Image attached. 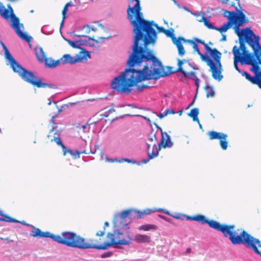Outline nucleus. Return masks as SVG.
I'll return each mask as SVG.
<instances>
[{
	"instance_id": "f257e3e1",
	"label": "nucleus",
	"mask_w": 261,
	"mask_h": 261,
	"mask_svg": "<svg viewBox=\"0 0 261 261\" xmlns=\"http://www.w3.org/2000/svg\"><path fill=\"white\" fill-rule=\"evenodd\" d=\"M145 21L147 22V26L137 22V29L135 25L132 24L135 36L132 47L133 51L127 61L129 68L114 79L111 84L112 88L120 93L129 94L134 86H136L139 91H142L151 86L139 85L140 83L151 79L157 80L169 74L163 71L161 62L154 55L153 51L146 48L156 40V33L153 27H155L159 32L164 33L165 29L159 27L153 21Z\"/></svg>"
},
{
	"instance_id": "f03ea898",
	"label": "nucleus",
	"mask_w": 261,
	"mask_h": 261,
	"mask_svg": "<svg viewBox=\"0 0 261 261\" xmlns=\"http://www.w3.org/2000/svg\"><path fill=\"white\" fill-rule=\"evenodd\" d=\"M186 42L192 45L193 48L200 56L202 61L210 67L209 71L212 77L220 81L222 78V66L221 63V53L216 48H212L203 40L194 38L193 40H186Z\"/></svg>"
},
{
	"instance_id": "7ed1b4c3",
	"label": "nucleus",
	"mask_w": 261,
	"mask_h": 261,
	"mask_svg": "<svg viewBox=\"0 0 261 261\" xmlns=\"http://www.w3.org/2000/svg\"><path fill=\"white\" fill-rule=\"evenodd\" d=\"M233 23V29L235 33L238 36L240 42V47L234 46L232 49L233 55L234 51L238 53V55L242 56L245 59H248L249 56H252L254 54L249 53L246 47L245 42H247L252 48V44H254V32L249 28H246L240 31V27L249 22V19L246 17L243 10L239 11V16Z\"/></svg>"
},
{
	"instance_id": "20e7f679",
	"label": "nucleus",
	"mask_w": 261,
	"mask_h": 261,
	"mask_svg": "<svg viewBox=\"0 0 261 261\" xmlns=\"http://www.w3.org/2000/svg\"><path fill=\"white\" fill-rule=\"evenodd\" d=\"M6 58L9 60L11 67L14 72L17 73L21 78L25 82L29 83L34 87L43 88H57L56 85L43 83L41 79L35 75L32 72L22 67L12 57L9 50L5 53Z\"/></svg>"
},
{
	"instance_id": "39448f33",
	"label": "nucleus",
	"mask_w": 261,
	"mask_h": 261,
	"mask_svg": "<svg viewBox=\"0 0 261 261\" xmlns=\"http://www.w3.org/2000/svg\"><path fill=\"white\" fill-rule=\"evenodd\" d=\"M229 240L233 245L241 244L245 245L261 256L260 241L258 239L251 236L245 230L241 229L234 230L232 234L229 237Z\"/></svg>"
},
{
	"instance_id": "423d86ee",
	"label": "nucleus",
	"mask_w": 261,
	"mask_h": 261,
	"mask_svg": "<svg viewBox=\"0 0 261 261\" xmlns=\"http://www.w3.org/2000/svg\"><path fill=\"white\" fill-rule=\"evenodd\" d=\"M107 241L103 244H98L96 238L86 240L85 238L71 232L70 247L81 249H95L97 250H106L108 249Z\"/></svg>"
},
{
	"instance_id": "0eeeda50",
	"label": "nucleus",
	"mask_w": 261,
	"mask_h": 261,
	"mask_svg": "<svg viewBox=\"0 0 261 261\" xmlns=\"http://www.w3.org/2000/svg\"><path fill=\"white\" fill-rule=\"evenodd\" d=\"M187 219L190 220L196 221L201 224L207 223L210 227L222 232L225 237L228 236L229 237L232 235L235 228L234 225L221 224L215 220H209L204 215L200 214L189 216Z\"/></svg>"
},
{
	"instance_id": "6e6552de",
	"label": "nucleus",
	"mask_w": 261,
	"mask_h": 261,
	"mask_svg": "<svg viewBox=\"0 0 261 261\" xmlns=\"http://www.w3.org/2000/svg\"><path fill=\"white\" fill-rule=\"evenodd\" d=\"M237 12L234 11H225L224 12V15L226 17L228 21L224 23L222 26L220 28L216 27L212 25L210 20L204 16L203 14L200 19L198 20L199 22H203L204 24L209 29L219 31L221 34L225 33L230 29L234 23V21L236 20L237 16H239V11L241 10H239L237 7L236 8Z\"/></svg>"
},
{
	"instance_id": "1a4fd4ad",
	"label": "nucleus",
	"mask_w": 261,
	"mask_h": 261,
	"mask_svg": "<svg viewBox=\"0 0 261 261\" xmlns=\"http://www.w3.org/2000/svg\"><path fill=\"white\" fill-rule=\"evenodd\" d=\"M71 234V231H64L59 235H55L48 231L43 232L39 228L35 227L31 233V235L34 237L50 238L53 241L67 247L70 246Z\"/></svg>"
},
{
	"instance_id": "9d476101",
	"label": "nucleus",
	"mask_w": 261,
	"mask_h": 261,
	"mask_svg": "<svg viewBox=\"0 0 261 261\" xmlns=\"http://www.w3.org/2000/svg\"><path fill=\"white\" fill-rule=\"evenodd\" d=\"M2 16L6 19H11V27L15 30L17 35L22 40L29 43L32 40V37L21 31V28H23L22 23H20L19 19L15 16L13 12H10L7 9H5L1 12Z\"/></svg>"
},
{
	"instance_id": "9b49d317",
	"label": "nucleus",
	"mask_w": 261,
	"mask_h": 261,
	"mask_svg": "<svg viewBox=\"0 0 261 261\" xmlns=\"http://www.w3.org/2000/svg\"><path fill=\"white\" fill-rule=\"evenodd\" d=\"M106 237L109 244L108 248L112 245H129L133 241L129 235H124L119 229L115 230L112 232H108Z\"/></svg>"
},
{
	"instance_id": "f8f14e48",
	"label": "nucleus",
	"mask_w": 261,
	"mask_h": 261,
	"mask_svg": "<svg viewBox=\"0 0 261 261\" xmlns=\"http://www.w3.org/2000/svg\"><path fill=\"white\" fill-rule=\"evenodd\" d=\"M88 57H89V52L82 49L74 57H71L69 54H65L59 59V61H60V64H73L75 63L82 62L84 60H86Z\"/></svg>"
},
{
	"instance_id": "ddd939ff",
	"label": "nucleus",
	"mask_w": 261,
	"mask_h": 261,
	"mask_svg": "<svg viewBox=\"0 0 261 261\" xmlns=\"http://www.w3.org/2000/svg\"><path fill=\"white\" fill-rule=\"evenodd\" d=\"M173 30H165L164 34L167 36L171 38L173 43L176 46L178 50V55L182 57L186 53L184 47L182 44L181 41L186 42V40L182 37H178L177 39L174 36Z\"/></svg>"
},
{
	"instance_id": "4468645a",
	"label": "nucleus",
	"mask_w": 261,
	"mask_h": 261,
	"mask_svg": "<svg viewBox=\"0 0 261 261\" xmlns=\"http://www.w3.org/2000/svg\"><path fill=\"white\" fill-rule=\"evenodd\" d=\"M177 61L178 67L175 71H171L170 73L181 72L184 74L185 77L193 80H194L195 79L197 78L196 75V73L195 72H188L187 71L186 67H185V68L183 67L182 65L187 64H188V66H191V64H190L188 60H186L185 59L180 60L179 59H177Z\"/></svg>"
},
{
	"instance_id": "2eb2a0df",
	"label": "nucleus",
	"mask_w": 261,
	"mask_h": 261,
	"mask_svg": "<svg viewBox=\"0 0 261 261\" xmlns=\"http://www.w3.org/2000/svg\"><path fill=\"white\" fill-rule=\"evenodd\" d=\"M156 141V138L155 135L154 134H150L149 135L148 138L147 140V153L149 155V159L147 160H144L143 161L144 163H147L149 160L152 159L158 156V151H156V152H154L153 151L154 147H155L156 148V145L155 144Z\"/></svg>"
},
{
	"instance_id": "dca6fc26",
	"label": "nucleus",
	"mask_w": 261,
	"mask_h": 261,
	"mask_svg": "<svg viewBox=\"0 0 261 261\" xmlns=\"http://www.w3.org/2000/svg\"><path fill=\"white\" fill-rule=\"evenodd\" d=\"M208 136L210 140H219L220 147L223 150H226L227 148L228 141L227 138L228 135L226 134L212 130L208 133Z\"/></svg>"
},
{
	"instance_id": "f3484780",
	"label": "nucleus",
	"mask_w": 261,
	"mask_h": 261,
	"mask_svg": "<svg viewBox=\"0 0 261 261\" xmlns=\"http://www.w3.org/2000/svg\"><path fill=\"white\" fill-rule=\"evenodd\" d=\"M65 40L68 43V44H69L73 48H80V46L82 45L86 46H93L94 45V43H91V41H96V42H98L97 40L95 39L94 36L92 37L86 36V38L84 40L80 39V40L76 41H72L68 39H65Z\"/></svg>"
},
{
	"instance_id": "a211bd4d",
	"label": "nucleus",
	"mask_w": 261,
	"mask_h": 261,
	"mask_svg": "<svg viewBox=\"0 0 261 261\" xmlns=\"http://www.w3.org/2000/svg\"><path fill=\"white\" fill-rule=\"evenodd\" d=\"M173 145V143L171 141L170 136L166 132L162 131V139L160 143L159 144L158 148V152L160 150L161 147L170 148Z\"/></svg>"
},
{
	"instance_id": "6ab92c4d",
	"label": "nucleus",
	"mask_w": 261,
	"mask_h": 261,
	"mask_svg": "<svg viewBox=\"0 0 261 261\" xmlns=\"http://www.w3.org/2000/svg\"><path fill=\"white\" fill-rule=\"evenodd\" d=\"M252 49L254 55L256 57V60L259 61L261 64V46L259 44V37L258 36H254V44H252Z\"/></svg>"
},
{
	"instance_id": "aec40b11",
	"label": "nucleus",
	"mask_w": 261,
	"mask_h": 261,
	"mask_svg": "<svg viewBox=\"0 0 261 261\" xmlns=\"http://www.w3.org/2000/svg\"><path fill=\"white\" fill-rule=\"evenodd\" d=\"M254 55L252 56H249L248 59H246V62L244 61V63L247 65H251L252 66V68L250 69V70L253 72L255 73V75L257 74L261 69L259 65L260 64L259 63V61L257 60V62L254 58Z\"/></svg>"
},
{
	"instance_id": "412c9836",
	"label": "nucleus",
	"mask_w": 261,
	"mask_h": 261,
	"mask_svg": "<svg viewBox=\"0 0 261 261\" xmlns=\"http://www.w3.org/2000/svg\"><path fill=\"white\" fill-rule=\"evenodd\" d=\"M260 65H261V64ZM242 76L245 77L247 80L249 81L252 84H261V70L259 72L256 74V75L254 76H251V75L246 71H244L242 73Z\"/></svg>"
},
{
	"instance_id": "4be33fe9",
	"label": "nucleus",
	"mask_w": 261,
	"mask_h": 261,
	"mask_svg": "<svg viewBox=\"0 0 261 261\" xmlns=\"http://www.w3.org/2000/svg\"><path fill=\"white\" fill-rule=\"evenodd\" d=\"M54 138H51V142H55L57 143V145L60 146L62 148V151L63 153V155H65L67 153H68V149H67L66 147L62 143L61 138L60 137V134L58 131L55 132L54 134Z\"/></svg>"
},
{
	"instance_id": "5701e85b",
	"label": "nucleus",
	"mask_w": 261,
	"mask_h": 261,
	"mask_svg": "<svg viewBox=\"0 0 261 261\" xmlns=\"http://www.w3.org/2000/svg\"><path fill=\"white\" fill-rule=\"evenodd\" d=\"M132 210L127 209L122 211L119 216H116L114 220V223L115 225H118L119 221L122 223L123 220L128 216Z\"/></svg>"
},
{
	"instance_id": "b1692460",
	"label": "nucleus",
	"mask_w": 261,
	"mask_h": 261,
	"mask_svg": "<svg viewBox=\"0 0 261 261\" xmlns=\"http://www.w3.org/2000/svg\"><path fill=\"white\" fill-rule=\"evenodd\" d=\"M233 59H234V67L235 68V69H236V70H237L239 73H240L241 74V75H242V73L244 71H241L238 66V64H237V62H240L242 64H245V63H244V61L246 62V59L243 58V57H242V56H238V53L236 51H234V55H233Z\"/></svg>"
},
{
	"instance_id": "393cba45",
	"label": "nucleus",
	"mask_w": 261,
	"mask_h": 261,
	"mask_svg": "<svg viewBox=\"0 0 261 261\" xmlns=\"http://www.w3.org/2000/svg\"><path fill=\"white\" fill-rule=\"evenodd\" d=\"M134 240L138 243H149L151 238L146 234H137L134 237Z\"/></svg>"
},
{
	"instance_id": "a878e982",
	"label": "nucleus",
	"mask_w": 261,
	"mask_h": 261,
	"mask_svg": "<svg viewBox=\"0 0 261 261\" xmlns=\"http://www.w3.org/2000/svg\"><path fill=\"white\" fill-rule=\"evenodd\" d=\"M137 219L143 218L145 216L154 212L152 209L146 208L143 211H135Z\"/></svg>"
},
{
	"instance_id": "bb28decb",
	"label": "nucleus",
	"mask_w": 261,
	"mask_h": 261,
	"mask_svg": "<svg viewBox=\"0 0 261 261\" xmlns=\"http://www.w3.org/2000/svg\"><path fill=\"white\" fill-rule=\"evenodd\" d=\"M36 55L37 59L41 62H43L46 58L45 54L41 47L39 48L38 50H36Z\"/></svg>"
},
{
	"instance_id": "cd10ccee",
	"label": "nucleus",
	"mask_w": 261,
	"mask_h": 261,
	"mask_svg": "<svg viewBox=\"0 0 261 261\" xmlns=\"http://www.w3.org/2000/svg\"><path fill=\"white\" fill-rule=\"evenodd\" d=\"M198 114L199 109L198 108H193L191 110L190 113L188 114V116L192 118L194 121H196L199 123V120L198 118Z\"/></svg>"
},
{
	"instance_id": "c85d7f7f",
	"label": "nucleus",
	"mask_w": 261,
	"mask_h": 261,
	"mask_svg": "<svg viewBox=\"0 0 261 261\" xmlns=\"http://www.w3.org/2000/svg\"><path fill=\"white\" fill-rule=\"evenodd\" d=\"M44 61H45V64L47 67L51 68L55 67L56 66L60 64L59 60L55 61L54 60H52L51 59L46 58L45 60Z\"/></svg>"
},
{
	"instance_id": "c756f323",
	"label": "nucleus",
	"mask_w": 261,
	"mask_h": 261,
	"mask_svg": "<svg viewBox=\"0 0 261 261\" xmlns=\"http://www.w3.org/2000/svg\"><path fill=\"white\" fill-rule=\"evenodd\" d=\"M158 227L154 224H147L140 226L138 229L140 230L149 231L150 230H156Z\"/></svg>"
},
{
	"instance_id": "7c9ffc66",
	"label": "nucleus",
	"mask_w": 261,
	"mask_h": 261,
	"mask_svg": "<svg viewBox=\"0 0 261 261\" xmlns=\"http://www.w3.org/2000/svg\"><path fill=\"white\" fill-rule=\"evenodd\" d=\"M204 89L205 90L206 93V95L207 98L214 96L215 93L212 86L207 85L205 87Z\"/></svg>"
},
{
	"instance_id": "2f4dec72",
	"label": "nucleus",
	"mask_w": 261,
	"mask_h": 261,
	"mask_svg": "<svg viewBox=\"0 0 261 261\" xmlns=\"http://www.w3.org/2000/svg\"><path fill=\"white\" fill-rule=\"evenodd\" d=\"M106 233L105 230H99L96 233V239L97 241L98 244H103L102 238Z\"/></svg>"
},
{
	"instance_id": "473e14b6",
	"label": "nucleus",
	"mask_w": 261,
	"mask_h": 261,
	"mask_svg": "<svg viewBox=\"0 0 261 261\" xmlns=\"http://www.w3.org/2000/svg\"><path fill=\"white\" fill-rule=\"evenodd\" d=\"M68 153H70L74 159L80 158L81 153H87L85 150L80 152L78 150H72L71 149H68Z\"/></svg>"
},
{
	"instance_id": "72a5a7b5",
	"label": "nucleus",
	"mask_w": 261,
	"mask_h": 261,
	"mask_svg": "<svg viewBox=\"0 0 261 261\" xmlns=\"http://www.w3.org/2000/svg\"><path fill=\"white\" fill-rule=\"evenodd\" d=\"M0 215L2 216V218H3L4 220L7 219V220H2V221L5 222H16V223H20V221L18 220H17L8 215L6 214H4L2 213L1 211L0 210Z\"/></svg>"
},
{
	"instance_id": "f704fd0d",
	"label": "nucleus",
	"mask_w": 261,
	"mask_h": 261,
	"mask_svg": "<svg viewBox=\"0 0 261 261\" xmlns=\"http://www.w3.org/2000/svg\"><path fill=\"white\" fill-rule=\"evenodd\" d=\"M97 115H94L92 118H90L88 122V125H91L93 123H96L100 119V118L97 117Z\"/></svg>"
},
{
	"instance_id": "c9c22d12",
	"label": "nucleus",
	"mask_w": 261,
	"mask_h": 261,
	"mask_svg": "<svg viewBox=\"0 0 261 261\" xmlns=\"http://www.w3.org/2000/svg\"><path fill=\"white\" fill-rule=\"evenodd\" d=\"M56 128V126H51V128L49 131V134L47 135V138L50 139V141H51V138H54V134L55 132H54L55 129Z\"/></svg>"
},
{
	"instance_id": "e433bc0d",
	"label": "nucleus",
	"mask_w": 261,
	"mask_h": 261,
	"mask_svg": "<svg viewBox=\"0 0 261 261\" xmlns=\"http://www.w3.org/2000/svg\"><path fill=\"white\" fill-rule=\"evenodd\" d=\"M67 6H65L63 8V9L62 10V20L61 23V26H62L64 23V21L65 18H66V14L67 11Z\"/></svg>"
},
{
	"instance_id": "4c0bfd02",
	"label": "nucleus",
	"mask_w": 261,
	"mask_h": 261,
	"mask_svg": "<svg viewBox=\"0 0 261 261\" xmlns=\"http://www.w3.org/2000/svg\"><path fill=\"white\" fill-rule=\"evenodd\" d=\"M84 29H86V32L87 33H89L91 31L96 32L97 31V29L94 27H90L89 25H87V27H85Z\"/></svg>"
},
{
	"instance_id": "58836bf2",
	"label": "nucleus",
	"mask_w": 261,
	"mask_h": 261,
	"mask_svg": "<svg viewBox=\"0 0 261 261\" xmlns=\"http://www.w3.org/2000/svg\"><path fill=\"white\" fill-rule=\"evenodd\" d=\"M106 161L109 163H114V162H119L120 163L121 161L118 160L117 159H109V158H106Z\"/></svg>"
},
{
	"instance_id": "ea45409f",
	"label": "nucleus",
	"mask_w": 261,
	"mask_h": 261,
	"mask_svg": "<svg viewBox=\"0 0 261 261\" xmlns=\"http://www.w3.org/2000/svg\"><path fill=\"white\" fill-rule=\"evenodd\" d=\"M165 111L167 113L168 115H170V114H175V112L174 111V110L172 109H168L166 110Z\"/></svg>"
},
{
	"instance_id": "a19ab883",
	"label": "nucleus",
	"mask_w": 261,
	"mask_h": 261,
	"mask_svg": "<svg viewBox=\"0 0 261 261\" xmlns=\"http://www.w3.org/2000/svg\"><path fill=\"white\" fill-rule=\"evenodd\" d=\"M168 115H167V113H166V112L165 111L164 112H163V113H161L159 116V117L160 118V119H162L164 117H165L166 116H167Z\"/></svg>"
},
{
	"instance_id": "79ce46f5",
	"label": "nucleus",
	"mask_w": 261,
	"mask_h": 261,
	"mask_svg": "<svg viewBox=\"0 0 261 261\" xmlns=\"http://www.w3.org/2000/svg\"><path fill=\"white\" fill-rule=\"evenodd\" d=\"M194 81H195V85L197 86V89H196V91H197H197H198V89L199 87V82H200V81H199V80L198 78L195 79Z\"/></svg>"
},
{
	"instance_id": "37998d69",
	"label": "nucleus",
	"mask_w": 261,
	"mask_h": 261,
	"mask_svg": "<svg viewBox=\"0 0 261 261\" xmlns=\"http://www.w3.org/2000/svg\"><path fill=\"white\" fill-rule=\"evenodd\" d=\"M55 117H56V116L52 117L51 120H50V123H53L52 126H56V128H57V123H56L55 122Z\"/></svg>"
},
{
	"instance_id": "c03bdc74",
	"label": "nucleus",
	"mask_w": 261,
	"mask_h": 261,
	"mask_svg": "<svg viewBox=\"0 0 261 261\" xmlns=\"http://www.w3.org/2000/svg\"><path fill=\"white\" fill-rule=\"evenodd\" d=\"M111 255H112V253H111V252H108V253H104V254H103L101 255V257H102V258L107 257H110Z\"/></svg>"
},
{
	"instance_id": "a18cd8bd",
	"label": "nucleus",
	"mask_w": 261,
	"mask_h": 261,
	"mask_svg": "<svg viewBox=\"0 0 261 261\" xmlns=\"http://www.w3.org/2000/svg\"><path fill=\"white\" fill-rule=\"evenodd\" d=\"M137 116H139V117H142L143 119H144L145 120H146L147 121H148V122H149L150 123H151V121L150 120V119L146 116H142V115H137Z\"/></svg>"
},
{
	"instance_id": "49530a36",
	"label": "nucleus",
	"mask_w": 261,
	"mask_h": 261,
	"mask_svg": "<svg viewBox=\"0 0 261 261\" xmlns=\"http://www.w3.org/2000/svg\"><path fill=\"white\" fill-rule=\"evenodd\" d=\"M109 226V223L108 222L106 221L104 223V226H103V230H105L106 231V228L107 227H108Z\"/></svg>"
},
{
	"instance_id": "de8ad7c7",
	"label": "nucleus",
	"mask_w": 261,
	"mask_h": 261,
	"mask_svg": "<svg viewBox=\"0 0 261 261\" xmlns=\"http://www.w3.org/2000/svg\"><path fill=\"white\" fill-rule=\"evenodd\" d=\"M221 2L224 4H229V0H221Z\"/></svg>"
},
{
	"instance_id": "09e8293b",
	"label": "nucleus",
	"mask_w": 261,
	"mask_h": 261,
	"mask_svg": "<svg viewBox=\"0 0 261 261\" xmlns=\"http://www.w3.org/2000/svg\"><path fill=\"white\" fill-rule=\"evenodd\" d=\"M2 45L3 46V48L5 51V53L6 52L7 50H8L7 47L6 46V45L4 44L3 42L2 43Z\"/></svg>"
},
{
	"instance_id": "8fccbe9b",
	"label": "nucleus",
	"mask_w": 261,
	"mask_h": 261,
	"mask_svg": "<svg viewBox=\"0 0 261 261\" xmlns=\"http://www.w3.org/2000/svg\"><path fill=\"white\" fill-rule=\"evenodd\" d=\"M122 160L124 162H127V163H131V160L128 159H126V158H123L122 159Z\"/></svg>"
},
{
	"instance_id": "3c124183",
	"label": "nucleus",
	"mask_w": 261,
	"mask_h": 261,
	"mask_svg": "<svg viewBox=\"0 0 261 261\" xmlns=\"http://www.w3.org/2000/svg\"><path fill=\"white\" fill-rule=\"evenodd\" d=\"M226 36L224 35L222 36L221 41H226Z\"/></svg>"
},
{
	"instance_id": "603ef678",
	"label": "nucleus",
	"mask_w": 261,
	"mask_h": 261,
	"mask_svg": "<svg viewBox=\"0 0 261 261\" xmlns=\"http://www.w3.org/2000/svg\"><path fill=\"white\" fill-rule=\"evenodd\" d=\"M122 227L123 228H128V227H127V224H122Z\"/></svg>"
},
{
	"instance_id": "864d4df0",
	"label": "nucleus",
	"mask_w": 261,
	"mask_h": 261,
	"mask_svg": "<svg viewBox=\"0 0 261 261\" xmlns=\"http://www.w3.org/2000/svg\"><path fill=\"white\" fill-rule=\"evenodd\" d=\"M65 6H67V8H68V6H71L72 5L70 2H68Z\"/></svg>"
},
{
	"instance_id": "5fc2aeb1",
	"label": "nucleus",
	"mask_w": 261,
	"mask_h": 261,
	"mask_svg": "<svg viewBox=\"0 0 261 261\" xmlns=\"http://www.w3.org/2000/svg\"><path fill=\"white\" fill-rule=\"evenodd\" d=\"M207 44V43H206ZM208 44V46H209V45H213V43L211 41H209L208 43H207Z\"/></svg>"
},
{
	"instance_id": "6e6d98bb",
	"label": "nucleus",
	"mask_w": 261,
	"mask_h": 261,
	"mask_svg": "<svg viewBox=\"0 0 261 261\" xmlns=\"http://www.w3.org/2000/svg\"><path fill=\"white\" fill-rule=\"evenodd\" d=\"M86 127H87V125H83L82 126V128L83 129H85L86 128Z\"/></svg>"
},
{
	"instance_id": "4d7b16f0",
	"label": "nucleus",
	"mask_w": 261,
	"mask_h": 261,
	"mask_svg": "<svg viewBox=\"0 0 261 261\" xmlns=\"http://www.w3.org/2000/svg\"><path fill=\"white\" fill-rule=\"evenodd\" d=\"M178 113L179 115H181L182 113V110H181L179 111Z\"/></svg>"
},
{
	"instance_id": "13d9d810",
	"label": "nucleus",
	"mask_w": 261,
	"mask_h": 261,
	"mask_svg": "<svg viewBox=\"0 0 261 261\" xmlns=\"http://www.w3.org/2000/svg\"><path fill=\"white\" fill-rule=\"evenodd\" d=\"M97 39H104L105 37L97 36Z\"/></svg>"
},
{
	"instance_id": "bf43d9fd",
	"label": "nucleus",
	"mask_w": 261,
	"mask_h": 261,
	"mask_svg": "<svg viewBox=\"0 0 261 261\" xmlns=\"http://www.w3.org/2000/svg\"><path fill=\"white\" fill-rule=\"evenodd\" d=\"M187 251V252H188V253L190 252H191V249H190V248H188L187 249V251Z\"/></svg>"
},
{
	"instance_id": "052dcab7",
	"label": "nucleus",
	"mask_w": 261,
	"mask_h": 261,
	"mask_svg": "<svg viewBox=\"0 0 261 261\" xmlns=\"http://www.w3.org/2000/svg\"><path fill=\"white\" fill-rule=\"evenodd\" d=\"M183 8H184L185 10H186V11H188V12L189 11V9H188L187 7H186L185 6H184V7H183Z\"/></svg>"
},
{
	"instance_id": "680f3d73",
	"label": "nucleus",
	"mask_w": 261,
	"mask_h": 261,
	"mask_svg": "<svg viewBox=\"0 0 261 261\" xmlns=\"http://www.w3.org/2000/svg\"><path fill=\"white\" fill-rule=\"evenodd\" d=\"M194 102V100L190 104L189 107L192 106L193 105Z\"/></svg>"
},
{
	"instance_id": "e2e57ef3",
	"label": "nucleus",
	"mask_w": 261,
	"mask_h": 261,
	"mask_svg": "<svg viewBox=\"0 0 261 261\" xmlns=\"http://www.w3.org/2000/svg\"><path fill=\"white\" fill-rule=\"evenodd\" d=\"M7 219H6L7 220ZM2 220H4V219L3 218L0 217V221H2Z\"/></svg>"
},
{
	"instance_id": "0e129e2a",
	"label": "nucleus",
	"mask_w": 261,
	"mask_h": 261,
	"mask_svg": "<svg viewBox=\"0 0 261 261\" xmlns=\"http://www.w3.org/2000/svg\"><path fill=\"white\" fill-rule=\"evenodd\" d=\"M236 1H238V4L239 6H240V0H236Z\"/></svg>"
},
{
	"instance_id": "69168bd1",
	"label": "nucleus",
	"mask_w": 261,
	"mask_h": 261,
	"mask_svg": "<svg viewBox=\"0 0 261 261\" xmlns=\"http://www.w3.org/2000/svg\"><path fill=\"white\" fill-rule=\"evenodd\" d=\"M22 224H24V225H26L27 223L25 221H23L22 222H21Z\"/></svg>"
},
{
	"instance_id": "338daca9",
	"label": "nucleus",
	"mask_w": 261,
	"mask_h": 261,
	"mask_svg": "<svg viewBox=\"0 0 261 261\" xmlns=\"http://www.w3.org/2000/svg\"><path fill=\"white\" fill-rule=\"evenodd\" d=\"M231 6H235V4L234 3H232L231 4Z\"/></svg>"
},
{
	"instance_id": "774afa93",
	"label": "nucleus",
	"mask_w": 261,
	"mask_h": 261,
	"mask_svg": "<svg viewBox=\"0 0 261 261\" xmlns=\"http://www.w3.org/2000/svg\"><path fill=\"white\" fill-rule=\"evenodd\" d=\"M258 87L261 89V84L257 85Z\"/></svg>"
}]
</instances>
